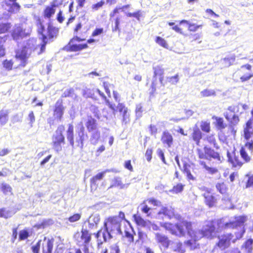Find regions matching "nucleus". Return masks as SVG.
Listing matches in <instances>:
<instances>
[{"label": "nucleus", "instance_id": "3c124183", "mask_svg": "<svg viewBox=\"0 0 253 253\" xmlns=\"http://www.w3.org/2000/svg\"><path fill=\"white\" fill-rule=\"evenodd\" d=\"M235 57H236L235 55H232L229 57L224 58L223 60V62H226L227 61H229V62H228L227 64H226V66H230L235 61Z\"/></svg>", "mask_w": 253, "mask_h": 253}, {"label": "nucleus", "instance_id": "13d9d810", "mask_svg": "<svg viewBox=\"0 0 253 253\" xmlns=\"http://www.w3.org/2000/svg\"><path fill=\"white\" fill-rule=\"evenodd\" d=\"M28 120L29 121V125L32 127L33 126V124L35 121V117L33 111H31L28 115Z\"/></svg>", "mask_w": 253, "mask_h": 253}, {"label": "nucleus", "instance_id": "69168bd1", "mask_svg": "<svg viewBox=\"0 0 253 253\" xmlns=\"http://www.w3.org/2000/svg\"><path fill=\"white\" fill-rule=\"evenodd\" d=\"M104 4V2L103 1H101L96 4H92V5L91 6V8L94 11H96L100 8Z\"/></svg>", "mask_w": 253, "mask_h": 253}, {"label": "nucleus", "instance_id": "79ce46f5", "mask_svg": "<svg viewBox=\"0 0 253 253\" xmlns=\"http://www.w3.org/2000/svg\"><path fill=\"white\" fill-rule=\"evenodd\" d=\"M172 248L174 251L178 253H183V251L182 249V243L176 241L173 243L172 245Z\"/></svg>", "mask_w": 253, "mask_h": 253}, {"label": "nucleus", "instance_id": "680f3d73", "mask_svg": "<svg viewBox=\"0 0 253 253\" xmlns=\"http://www.w3.org/2000/svg\"><path fill=\"white\" fill-rule=\"evenodd\" d=\"M123 116V122L126 123L128 120L129 114L127 112V109L124 110V111L122 112Z\"/></svg>", "mask_w": 253, "mask_h": 253}, {"label": "nucleus", "instance_id": "2f4dec72", "mask_svg": "<svg viewBox=\"0 0 253 253\" xmlns=\"http://www.w3.org/2000/svg\"><path fill=\"white\" fill-rule=\"evenodd\" d=\"M147 200L144 201L139 206L140 210L144 213L147 214V216L150 215V212H149L151 210V208L148 207V204Z\"/></svg>", "mask_w": 253, "mask_h": 253}, {"label": "nucleus", "instance_id": "4d7b16f0", "mask_svg": "<svg viewBox=\"0 0 253 253\" xmlns=\"http://www.w3.org/2000/svg\"><path fill=\"white\" fill-rule=\"evenodd\" d=\"M148 204H152L155 206L160 207L161 206V202L153 198H151L146 200Z\"/></svg>", "mask_w": 253, "mask_h": 253}, {"label": "nucleus", "instance_id": "20e7f679", "mask_svg": "<svg viewBox=\"0 0 253 253\" xmlns=\"http://www.w3.org/2000/svg\"><path fill=\"white\" fill-rule=\"evenodd\" d=\"M243 224H244V223ZM239 228L240 230V232L235 233L236 237L235 238H233L234 236L231 234H224L218 237L219 241L217 243V246L220 249H225L230 246L231 241L234 243L237 239H239L242 237L245 232L244 225L241 227L238 226L234 228Z\"/></svg>", "mask_w": 253, "mask_h": 253}, {"label": "nucleus", "instance_id": "9d476101", "mask_svg": "<svg viewBox=\"0 0 253 253\" xmlns=\"http://www.w3.org/2000/svg\"><path fill=\"white\" fill-rule=\"evenodd\" d=\"M78 137L76 138V142L78 143V145L81 148L83 147V141L85 139L84 134V127L83 123L81 122L77 127Z\"/></svg>", "mask_w": 253, "mask_h": 253}, {"label": "nucleus", "instance_id": "9b49d317", "mask_svg": "<svg viewBox=\"0 0 253 253\" xmlns=\"http://www.w3.org/2000/svg\"><path fill=\"white\" fill-rule=\"evenodd\" d=\"M100 219V215L98 213H94L89 216L87 221L85 222V224L87 223L89 229H96Z\"/></svg>", "mask_w": 253, "mask_h": 253}, {"label": "nucleus", "instance_id": "a18cd8bd", "mask_svg": "<svg viewBox=\"0 0 253 253\" xmlns=\"http://www.w3.org/2000/svg\"><path fill=\"white\" fill-rule=\"evenodd\" d=\"M5 41V37H0V57L4 56L5 54V48L3 47V44Z\"/></svg>", "mask_w": 253, "mask_h": 253}, {"label": "nucleus", "instance_id": "c756f323", "mask_svg": "<svg viewBox=\"0 0 253 253\" xmlns=\"http://www.w3.org/2000/svg\"><path fill=\"white\" fill-rule=\"evenodd\" d=\"M192 137L196 143L199 145L200 141L202 138V132L198 128H195L194 129Z\"/></svg>", "mask_w": 253, "mask_h": 253}, {"label": "nucleus", "instance_id": "a19ab883", "mask_svg": "<svg viewBox=\"0 0 253 253\" xmlns=\"http://www.w3.org/2000/svg\"><path fill=\"white\" fill-rule=\"evenodd\" d=\"M201 95L203 97H209L215 95V92L213 89H206L200 92Z\"/></svg>", "mask_w": 253, "mask_h": 253}, {"label": "nucleus", "instance_id": "052dcab7", "mask_svg": "<svg viewBox=\"0 0 253 253\" xmlns=\"http://www.w3.org/2000/svg\"><path fill=\"white\" fill-rule=\"evenodd\" d=\"M81 217V215L80 214L76 213V214H75L73 215L70 216L68 218V220L71 222H74L79 220L80 219Z\"/></svg>", "mask_w": 253, "mask_h": 253}, {"label": "nucleus", "instance_id": "6e6552de", "mask_svg": "<svg viewBox=\"0 0 253 253\" xmlns=\"http://www.w3.org/2000/svg\"><path fill=\"white\" fill-rule=\"evenodd\" d=\"M175 216L174 210L172 208L162 207L158 212L156 218L158 219H164L165 217L171 219Z\"/></svg>", "mask_w": 253, "mask_h": 253}, {"label": "nucleus", "instance_id": "0e129e2a", "mask_svg": "<svg viewBox=\"0 0 253 253\" xmlns=\"http://www.w3.org/2000/svg\"><path fill=\"white\" fill-rule=\"evenodd\" d=\"M197 151H198V156H199V157L200 158V159H208V158L207 157V155L206 154V153L205 152V150L204 149V151L201 150V149H197Z\"/></svg>", "mask_w": 253, "mask_h": 253}, {"label": "nucleus", "instance_id": "f257e3e1", "mask_svg": "<svg viewBox=\"0 0 253 253\" xmlns=\"http://www.w3.org/2000/svg\"><path fill=\"white\" fill-rule=\"evenodd\" d=\"M247 220L248 217L243 215L232 217L227 222H224L223 219L217 221H206L201 230H192L191 223L187 221H182L176 223L175 225L169 223H165L162 224V226L166 229L170 230L172 234L179 237L184 236L187 231L191 239L187 241L185 243L191 249H194L197 247L196 241L202 237L211 239L215 236L216 225L219 228L234 229L235 227H241Z\"/></svg>", "mask_w": 253, "mask_h": 253}, {"label": "nucleus", "instance_id": "4468645a", "mask_svg": "<svg viewBox=\"0 0 253 253\" xmlns=\"http://www.w3.org/2000/svg\"><path fill=\"white\" fill-rule=\"evenodd\" d=\"M28 34L29 33L25 32V30H23L21 27L17 26L14 29L12 36L14 40L18 41L26 37Z\"/></svg>", "mask_w": 253, "mask_h": 253}, {"label": "nucleus", "instance_id": "bf43d9fd", "mask_svg": "<svg viewBox=\"0 0 253 253\" xmlns=\"http://www.w3.org/2000/svg\"><path fill=\"white\" fill-rule=\"evenodd\" d=\"M1 189L3 193L5 194H7L8 192H10L11 190V187L7 184H2Z\"/></svg>", "mask_w": 253, "mask_h": 253}, {"label": "nucleus", "instance_id": "473e14b6", "mask_svg": "<svg viewBox=\"0 0 253 253\" xmlns=\"http://www.w3.org/2000/svg\"><path fill=\"white\" fill-rule=\"evenodd\" d=\"M183 23H186L188 24L189 25L188 30L192 32H195L198 30L199 28L202 27L201 25H197L195 24L191 23L189 21L185 20H183L180 22V24H182Z\"/></svg>", "mask_w": 253, "mask_h": 253}, {"label": "nucleus", "instance_id": "72a5a7b5", "mask_svg": "<svg viewBox=\"0 0 253 253\" xmlns=\"http://www.w3.org/2000/svg\"><path fill=\"white\" fill-rule=\"evenodd\" d=\"M55 7L52 6V3L50 6H47L44 11V17L46 18H50L54 14L55 11Z\"/></svg>", "mask_w": 253, "mask_h": 253}, {"label": "nucleus", "instance_id": "c03bdc74", "mask_svg": "<svg viewBox=\"0 0 253 253\" xmlns=\"http://www.w3.org/2000/svg\"><path fill=\"white\" fill-rule=\"evenodd\" d=\"M206 139L211 144L213 145L216 149L219 148V146L216 144L215 137L213 135H207Z\"/></svg>", "mask_w": 253, "mask_h": 253}, {"label": "nucleus", "instance_id": "f8f14e48", "mask_svg": "<svg viewBox=\"0 0 253 253\" xmlns=\"http://www.w3.org/2000/svg\"><path fill=\"white\" fill-rule=\"evenodd\" d=\"M82 40L78 37L77 36L74 38L72 39L69 42V50L72 51H80L83 49H84L87 47V44H71L72 43H73L75 41L80 42Z\"/></svg>", "mask_w": 253, "mask_h": 253}, {"label": "nucleus", "instance_id": "f03ea898", "mask_svg": "<svg viewBox=\"0 0 253 253\" xmlns=\"http://www.w3.org/2000/svg\"><path fill=\"white\" fill-rule=\"evenodd\" d=\"M40 26L38 33L42 36L39 38L40 42L37 43L35 39H30L28 41L26 45L16 51V58L20 61V65L23 67L26 65L28 56L32 51L36 52L38 54H40L45 51L48 39L46 36L43 33L44 27L41 23Z\"/></svg>", "mask_w": 253, "mask_h": 253}, {"label": "nucleus", "instance_id": "58836bf2", "mask_svg": "<svg viewBox=\"0 0 253 253\" xmlns=\"http://www.w3.org/2000/svg\"><path fill=\"white\" fill-rule=\"evenodd\" d=\"M8 120V115L3 111L0 112V126H3L6 124Z\"/></svg>", "mask_w": 253, "mask_h": 253}, {"label": "nucleus", "instance_id": "ea45409f", "mask_svg": "<svg viewBox=\"0 0 253 253\" xmlns=\"http://www.w3.org/2000/svg\"><path fill=\"white\" fill-rule=\"evenodd\" d=\"M155 42L160 46L167 49L169 48L168 43H167V41L163 38L160 37H157L156 38Z\"/></svg>", "mask_w": 253, "mask_h": 253}, {"label": "nucleus", "instance_id": "0eeeda50", "mask_svg": "<svg viewBox=\"0 0 253 253\" xmlns=\"http://www.w3.org/2000/svg\"><path fill=\"white\" fill-rule=\"evenodd\" d=\"M200 189L204 192L202 195L205 198L206 204L209 207H213L216 202L215 198L211 194L210 190L208 188L203 186L200 188Z\"/></svg>", "mask_w": 253, "mask_h": 253}, {"label": "nucleus", "instance_id": "6ab92c4d", "mask_svg": "<svg viewBox=\"0 0 253 253\" xmlns=\"http://www.w3.org/2000/svg\"><path fill=\"white\" fill-rule=\"evenodd\" d=\"M66 137L70 145L74 147V126L72 124L68 125V129L66 131Z\"/></svg>", "mask_w": 253, "mask_h": 253}, {"label": "nucleus", "instance_id": "b1692460", "mask_svg": "<svg viewBox=\"0 0 253 253\" xmlns=\"http://www.w3.org/2000/svg\"><path fill=\"white\" fill-rule=\"evenodd\" d=\"M227 157L229 162L232 164L233 167L240 168L242 166L243 163L239 160L238 157L234 155L232 157L229 152L227 153Z\"/></svg>", "mask_w": 253, "mask_h": 253}, {"label": "nucleus", "instance_id": "f3484780", "mask_svg": "<svg viewBox=\"0 0 253 253\" xmlns=\"http://www.w3.org/2000/svg\"><path fill=\"white\" fill-rule=\"evenodd\" d=\"M161 141L163 144L167 145L168 147H170L172 144L173 137L169 132L165 131L163 133Z\"/></svg>", "mask_w": 253, "mask_h": 253}, {"label": "nucleus", "instance_id": "1a4fd4ad", "mask_svg": "<svg viewBox=\"0 0 253 253\" xmlns=\"http://www.w3.org/2000/svg\"><path fill=\"white\" fill-rule=\"evenodd\" d=\"M136 221L138 225L149 231H158L159 230V227L157 225L149 220H144L140 217L136 218Z\"/></svg>", "mask_w": 253, "mask_h": 253}, {"label": "nucleus", "instance_id": "49530a36", "mask_svg": "<svg viewBox=\"0 0 253 253\" xmlns=\"http://www.w3.org/2000/svg\"><path fill=\"white\" fill-rule=\"evenodd\" d=\"M201 128L202 130L206 132L210 131V124L209 122L202 121L201 123Z\"/></svg>", "mask_w": 253, "mask_h": 253}, {"label": "nucleus", "instance_id": "cd10ccee", "mask_svg": "<svg viewBox=\"0 0 253 253\" xmlns=\"http://www.w3.org/2000/svg\"><path fill=\"white\" fill-rule=\"evenodd\" d=\"M253 240L249 239L242 245V249L247 253H252L253 250Z\"/></svg>", "mask_w": 253, "mask_h": 253}, {"label": "nucleus", "instance_id": "dca6fc26", "mask_svg": "<svg viewBox=\"0 0 253 253\" xmlns=\"http://www.w3.org/2000/svg\"><path fill=\"white\" fill-rule=\"evenodd\" d=\"M16 0H5V4L7 10L11 13H17L20 9V6L16 2Z\"/></svg>", "mask_w": 253, "mask_h": 253}, {"label": "nucleus", "instance_id": "5701e85b", "mask_svg": "<svg viewBox=\"0 0 253 253\" xmlns=\"http://www.w3.org/2000/svg\"><path fill=\"white\" fill-rule=\"evenodd\" d=\"M111 171H115L117 172L116 171H114L113 169H106L105 171L100 172L96 174L95 176H93L91 179H90V183L91 185H96L97 181L98 180H101L103 179L104 177L105 173L106 172H111Z\"/></svg>", "mask_w": 253, "mask_h": 253}, {"label": "nucleus", "instance_id": "37998d69", "mask_svg": "<svg viewBox=\"0 0 253 253\" xmlns=\"http://www.w3.org/2000/svg\"><path fill=\"white\" fill-rule=\"evenodd\" d=\"M240 155L243 159L245 161V162H249L251 158L250 156L248 155L246 151H245V148L242 147L240 151Z\"/></svg>", "mask_w": 253, "mask_h": 253}, {"label": "nucleus", "instance_id": "2eb2a0df", "mask_svg": "<svg viewBox=\"0 0 253 253\" xmlns=\"http://www.w3.org/2000/svg\"><path fill=\"white\" fill-rule=\"evenodd\" d=\"M91 239L90 234L86 229L83 228L82 230V235L80 240H78V244L79 246H84L88 243Z\"/></svg>", "mask_w": 253, "mask_h": 253}, {"label": "nucleus", "instance_id": "e2e57ef3", "mask_svg": "<svg viewBox=\"0 0 253 253\" xmlns=\"http://www.w3.org/2000/svg\"><path fill=\"white\" fill-rule=\"evenodd\" d=\"M142 106L141 104L136 105L135 112L136 116L138 118H140V117H141V114L142 112Z\"/></svg>", "mask_w": 253, "mask_h": 253}, {"label": "nucleus", "instance_id": "5fc2aeb1", "mask_svg": "<svg viewBox=\"0 0 253 253\" xmlns=\"http://www.w3.org/2000/svg\"><path fill=\"white\" fill-rule=\"evenodd\" d=\"M9 28L10 26L8 23L0 24V34L5 33Z\"/></svg>", "mask_w": 253, "mask_h": 253}, {"label": "nucleus", "instance_id": "774afa93", "mask_svg": "<svg viewBox=\"0 0 253 253\" xmlns=\"http://www.w3.org/2000/svg\"><path fill=\"white\" fill-rule=\"evenodd\" d=\"M247 176H249L248 180L246 184V187H253V174L251 176H249V175H247Z\"/></svg>", "mask_w": 253, "mask_h": 253}, {"label": "nucleus", "instance_id": "39448f33", "mask_svg": "<svg viewBox=\"0 0 253 253\" xmlns=\"http://www.w3.org/2000/svg\"><path fill=\"white\" fill-rule=\"evenodd\" d=\"M65 130L64 126L60 125L53 134L52 138L53 148L57 152L62 149V145L65 144V137L63 134Z\"/></svg>", "mask_w": 253, "mask_h": 253}, {"label": "nucleus", "instance_id": "423d86ee", "mask_svg": "<svg viewBox=\"0 0 253 253\" xmlns=\"http://www.w3.org/2000/svg\"><path fill=\"white\" fill-rule=\"evenodd\" d=\"M53 240L44 237L43 240H40L35 245L32 247L34 253H39L41 246H42V253H52Z\"/></svg>", "mask_w": 253, "mask_h": 253}, {"label": "nucleus", "instance_id": "864d4df0", "mask_svg": "<svg viewBox=\"0 0 253 253\" xmlns=\"http://www.w3.org/2000/svg\"><path fill=\"white\" fill-rule=\"evenodd\" d=\"M167 80V81L170 83V84H175L176 83H178L179 81L178 75H176L172 77H168Z\"/></svg>", "mask_w": 253, "mask_h": 253}, {"label": "nucleus", "instance_id": "bb28decb", "mask_svg": "<svg viewBox=\"0 0 253 253\" xmlns=\"http://www.w3.org/2000/svg\"><path fill=\"white\" fill-rule=\"evenodd\" d=\"M95 88H90L85 87L83 90V95L84 97H90L96 99V97L95 96Z\"/></svg>", "mask_w": 253, "mask_h": 253}, {"label": "nucleus", "instance_id": "4be33fe9", "mask_svg": "<svg viewBox=\"0 0 253 253\" xmlns=\"http://www.w3.org/2000/svg\"><path fill=\"white\" fill-rule=\"evenodd\" d=\"M112 184L110 186V188L113 187H119L120 189H124L128 187L129 184H124L122 181L121 178L119 177H115L112 180Z\"/></svg>", "mask_w": 253, "mask_h": 253}, {"label": "nucleus", "instance_id": "f704fd0d", "mask_svg": "<svg viewBox=\"0 0 253 253\" xmlns=\"http://www.w3.org/2000/svg\"><path fill=\"white\" fill-rule=\"evenodd\" d=\"M200 164L202 165L203 168L208 171V173L213 174H215L218 172V169L215 168L210 167L208 166L204 161H200Z\"/></svg>", "mask_w": 253, "mask_h": 253}, {"label": "nucleus", "instance_id": "4c0bfd02", "mask_svg": "<svg viewBox=\"0 0 253 253\" xmlns=\"http://www.w3.org/2000/svg\"><path fill=\"white\" fill-rule=\"evenodd\" d=\"M217 190L222 194L226 193L227 191L226 185L224 182H218L215 185Z\"/></svg>", "mask_w": 253, "mask_h": 253}, {"label": "nucleus", "instance_id": "338daca9", "mask_svg": "<svg viewBox=\"0 0 253 253\" xmlns=\"http://www.w3.org/2000/svg\"><path fill=\"white\" fill-rule=\"evenodd\" d=\"M120 248L117 244H115L110 247V253H119Z\"/></svg>", "mask_w": 253, "mask_h": 253}, {"label": "nucleus", "instance_id": "c9c22d12", "mask_svg": "<svg viewBox=\"0 0 253 253\" xmlns=\"http://www.w3.org/2000/svg\"><path fill=\"white\" fill-rule=\"evenodd\" d=\"M58 30L51 25H48L47 28V33L49 39H52L58 33Z\"/></svg>", "mask_w": 253, "mask_h": 253}, {"label": "nucleus", "instance_id": "e433bc0d", "mask_svg": "<svg viewBox=\"0 0 253 253\" xmlns=\"http://www.w3.org/2000/svg\"><path fill=\"white\" fill-rule=\"evenodd\" d=\"M240 104H238L236 106H229L228 108V111L226 112H228V113L230 114H236L238 113L241 114L242 113V110H240Z\"/></svg>", "mask_w": 253, "mask_h": 253}, {"label": "nucleus", "instance_id": "7c9ffc66", "mask_svg": "<svg viewBox=\"0 0 253 253\" xmlns=\"http://www.w3.org/2000/svg\"><path fill=\"white\" fill-rule=\"evenodd\" d=\"M155 236L156 239L158 242L164 246H168V239L166 236L160 233H156Z\"/></svg>", "mask_w": 253, "mask_h": 253}, {"label": "nucleus", "instance_id": "7ed1b4c3", "mask_svg": "<svg viewBox=\"0 0 253 253\" xmlns=\"http://www.w3.org/2000/svg\"><path fill=\"white\" fill-rule=\"evenodd\" d=\"M119 218L117 216L109 218L104 223V229L99 230L96 234V238L102 237L103 241L107 242L118 234H122Z\"/></svg>", "mask_w": 253, "mask_h": 253}, {"label": "nucleus", "instance_id": "de8ad7c7", "mask_svg": "<svg viewBox=\"0 0 253 253\" xmlns=\"http://www.w3.org/2000/svg\"><path fill=\"white\" fill-rule=\"evenodd\" d=\"M184 185L181 183H178L176 185L173 186L172 189L170 190V192H172L174 193H178L181 192L183 190Z\"/></svg>", "mask_w": 253, "mask_h": 253}, {"label": "nucleus", "instance_id": "8fccbe9b", "mask_svg": "<svg viewBox=\"0 0 253 253\" xmlns=\"http://www.w3.org/2000/svg\"><path fill=\"white\" fill-rule=\"evenodd\" d=\"M74 90L72 88L65 90L62 95L63 97H73L74 95Z\"/></svg>", "mask_w": 253, "mask_h": 253}, {"label": "nucleus", "instance_id": "393cba45", "mask_svg": "<svg viewBox=\"0 0 253 253\" xmlns=\"http://www.w3.org/2000/svg\"><path fill=\"white\" fill-rule=\"evenodd\" d=\"M15 213L14 210L7 208L0 209V217L8 218L11 217Z\"/></svg>", "mask_w": 253, "mask_h": 253}, {"label": "nucleus", "instance_id": "a211bd4d", "mask_svg": "<svg viewBox=\"0 0 253 253\" xmlns=\"http://www.w3.org/2000/svg\"><path fill=\"white\" fill-rule=\"evenodd\" d=\"M253 121L249 120L246 123V126L244 128V137L246 139L249 140L253 134L252 127Z\"/></svg>", "mask_w": 253, "mask_h": 253}, {"label": "nucleus", "instance_id": "a878e982", "mask_svg": "<svg viewBox=\"0 0 253 253\" xmlns=\"http://www.w3.org/2000/svg\"><path fill=\"white\" fill-rule=\"evenodd\" d=\"M224 116L226 119L233 125H237L239 121V117L237 114L226 112L225 113Z\"/></svg>", "mask_w": 253, "mask_h": 253}, {"label": "nucleus", "instance_id": "c85d7f7f", "mask_svg": "<svg viewBox=\"0 0 253 253\" xmlns=\"http://www.w3.org/2000/svg\"><path fill=\"white\" fill-rule=\"evenodd\" d=\"M91 132L92 134L90 139V141L91 144L93 145H96L97 143L98 140L100 137V132L98 130H95Z\"/></svg>", "mask_w": 253, "mask_h": 253}, {"label": "nucleus", "instance_id": "412c9836", "mask_svg": "<svg viewBox=\"0 0 253 253\" xmlns=\"http://www.w3.org/2000/svg\"><path fill=\"white\" fill-rule=\"evenodd\" d=\"M96 122V121L94 119L91 117H88L85 125L89 132L97 130V124Z\"/></svg>", "mask_w": 253, "mask_h": 253}, {"label": "nucleus", "instance_id": "09e8293b", "mask_svg": "<svg viewBox=\"0 0 253 253\" xmlns=\"http://www.w3.org/2000/svg\"><path fill=\"white\" fill-rule=\"evenodd\" d=\"M153 69L154 70V75L155 76H162L164 74V70L161 66H157L154 67Z\"/></svg>", "mask_w": 253, "mask_h": 253}, {"label": "nucleus", "instance_id": "603ef678", "mask_svg": "<svg viewBox=\"0 0 253 253\" xmlns=\"http://www.w3.org/2000/svg\"><path fill=\"white\" fill-rule=\"evenodd\" d=\"M216 125L218 129H223L226 126V125L223 123V120L220 118H216Z\"/></svg>", "mask_w": 253, "mask_h": 253}, {"label": "nucleus", "instance_id": "aec40b11", "mask_svg": "<svg viewBox=\"0 0 253 253\" xmlns=\"http://www.w3.org/2000/svg\"><path fill=\"white\" fill-rule=\"evenodd\" d=\"M64 114V107L61 103L58 102L56 103L54 111V116L56 119L61 120Z\"/></svg>", "mask_w": 253, "mask_h": 253}, {"label": "nucleus", "instance_id": "6e6d98bb", "mask_svg": "<svg viewBox=\"0 0 253 253\" xmlns=\"http://www.w3.org/2000/svg\"><path fill=\"white\" fill-rule=\"evenodd\" d=\"M29 236V232L26 230L20 231L19 235V239L23 240L27 239Z\"/></svg>", "mask_w": 253, "mask_h": 253}, {"label": "nucleus", "instance_id": "ddd939ff", "mask_svg": "<svg viewBox=\"0 0 253 253\" xmlns=\"http://www.w3.org/2000/svg\"><path fill=\"white\" fill-rule=\"evenodd\" d=\"M205 152L207 155L208 160H210L211 158L215 160L217 163L220 164L221 161V157L219 155V154L216 152H215L213 149H211L207 147H205Z\"/></svg>", "mask_w": 253, "mask_h": 253}]
</instances>
